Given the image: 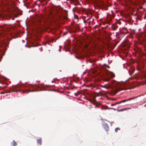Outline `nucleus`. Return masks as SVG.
Returning a JSON list of instances; mask_svg holds the SVG:
<instances>
[{"label": "nucleus", "mask_w": 146, "mask_h": 146, "mask_svg": "<svg viewBox=\"0 0 146 146\" xmlns=\"http://www.w3.org/2000/svg\"><path fill=\"white\" fill-rule=\"evenodd\" d=\"M104 129L106 131H108L109 130V127L108 125L106 123H105L103 125Z\"/></svg>", "instance_id": "nucleus-3"}, {"label": "nucleus", "mask_w": 146, "mask_h": 146, "mask_svg": "<svg viewBox=\"0 0 146 146\" xmlns=\"http://www.w3.org/2000/svg\"><path fill=\"white\" fill-rule=\"evenodd\" d=\"M130 109V108H124V109H122L120 110H117L118 111L120 112V111H123L125 110H126L127 109Z\"/></svg>", "instance_id": "nucleus-7"}, {"label": "nucleus", "mask_w": 146, "mask_h": 146, "mask_svg": "<svg viewBox=\"0 0 146 146\" xmlns=\"http://www.w3.org/2000/svg\"><path fill=\"white\" fill-rule=\"evenodd\" d=\"M141 44H143V43H142H142H141Z\"/></svg>", "instance_id": "nucleus-21"}, {"label": "nucleus", "mask_w": 146, "mask_h": 146, "mask_svg": "<svg viewBox=\"0 0 146 146\" xmlns=\"http://www.w3.org/2000/svg\"><path fill=\"white\" fill-rule=\"evenodd\" d=\"M115 77L114 74L112 72H109L106 73L105 75L103 80L105 81H108L111 78H113Z\"/></svg>", "instance_id": "nucleus-1"}, {"label": "nucleus", "mask_w": 146, "mask_h": 146, "mask_svg": "<svg viewBox=\"0 0 146 146\" xmlns=\"http://www.w3.org/2000/svg\"><path fill=\"white\" fill-rule=\"evenodd\" d=\"M93 101L95 103L96 102H97L95 98H94V99H93Z\"/></svg>", "instance_id": "nucleus-14"}, {"label": "nucleus", "mask_w": 146, "mask_h": 146, "mask_svg": "<svg viewBox=\"0 0 146 146\" xmlns=\"http://www.w3.org/2000/svg\"><path fill=\"white\" fill-rule=\"evenodd\" d=\"M137 97H134L133 98H129L128 99L124 100H122L120 101L117 102L114 104H111V106H115V105L117 104H120L122 103H125L126 102L128 101H129L133 99L136 98H137Z\"/></svg>", "instance_id": "nucleus-2"}, {"label": "nucleus", "mask_w": 146, "mask_h": 146, "mask_svg": "<svg viewBox=\"0 0 146 146\" xmlns=\"http://www.w3.org/2000/svg\"><path fill=\"white\" fill-rule=\"evenodd\" d=\"M30 92V91L29 90H24L23 91V93H25V92Z\"/></svg>", "instance_id": "nucleus-9"}, {"label": "nucleus", "mask_w": 146, "mask_h": 146, "mask_svg": "<svg viewBox=\"0 0 146 146\" xmlns=\"http://www.w3.org/2000/svg\"><path fill=\"white\" fill-rule=\"evenodd\" d=\"M111 28L112 30L113 31L115 30L116 29V27L115 26H112V27H111Z\"/></svg>", "instance_id": "nucleus-8"}, {"label": "nucleus", "mask_w": 146, "mask_h": 146, "mask_svg": "<svg viewBox=\"0 0 146 146\" xmlns=\"http://www.w3.org/2000/svg\"><path fill=\"white\" fill-rule=\"evenodd\" d=\"M120 130V129L119 128V127H117V128H116L115 129V131L117 132V131L118 130Z\"/></svg>", "instance_id": "nucleus-10"}, {"label": "nucleus", "mask_w": 146, "mask_h": 146, "mask_svg": "<svg viewBox=\"0 0 146 146\" xmlns=\"http://www.w3.org/2000/svg\"><path fill=\"white\" fill-rule=\"evenodd\" d=\"M100 87L102 88H109L110 87L109 84L108 83V84H106L104 85H101Z\"/></svg>", "instance_id": "nucleus-4"}, {"label": "nucleus", "mask_w": 146, "mask_h": 146, "mask_svg": "<svg viewBox=\"0 0 146 146\" xmlns=\"http://www.w3.org/2000/svg\"><path fill=\"white\" fill-rule=\"evenodd\" d=\"M136 125H137L136 124H133L132 125L133 127H136Z\"/></svg>", "instance_id": "nucleus-12"}, {"label": "nucleus", "mask_w": 146, "mask_h": 146, "mask_svg": "<svg viewBox=\"0 0 146 146\" xmlns=\"http://www.w3.org/2000/svg\"><path fill=\"white\" fill-rule=\"evenodd\" d=\"M67 33H63V34L64 35H66V34Z\"/></svg>", "instance_id": "nucleus-17"}, {"label": "nucleus", "mask_w": 146, "mask_h": 146, "mask_svg": "<svg viewBox=\"0 0 146 146\" xmlns=\"http://www.w3.org/2000/svg\"><path fill=\"white\" fill-rule=\"evenodd\" d=\"M59 51H60V49H59Z\"/></svg>", "instance_id": "nucleus-22"}, {"label": "nucleus", "mask_w": 146, "mask_h": 146, "mask_svg": "<svg viewBox=\"0 0 146 146\" xmlns=\"http://www.w3.org/2000/svg\"><path fill=\"white\" fill-rule=\"evenodd\" d=\"M47 4V2H46V4Z\"/></svg>", "instance_id": "nucleus-20"}, {"label": "nucleus", "mask_w": 146, "mask_h": 146, "mask_svg": "<svg viewBox=\"0 0 146 146\" xmlns=\"http://www.w3.org/2000/svg\"><path fill=\"white\" fill-rule=\"evenodd\" d=\"M51 41H51V40H49V42H51Z\"/></svg>", "instance_id": "nucleus-18"}, {"label": "nucleus", "mask_w": 146, "mask_h": 146, "mask_svg": "<svg viewBox=\"0 0 146 146\" xmlns=\"http://www.w3.org/2000/svg\"><path fill=\"white\" fill-rule=\"evenodd\" d=\"M94 105H95V108L98 107V105H96L95 104H94Z\"/></svg>", "instance_id": "nucleus-15"}, {"label": "nucleus", "mask_w": 146, "mask_h": 146, "mask_svg": "<svg viewBox=\"0 0 146 146\" xmlns=\"http://www.w3.org/2000/svg\"><path fill=\"white\" fill-rule=\"evenodd\" d=\"M145 36V38H143V41L145 42V41L146 40V36H145V35H144Z\"/></svg>", "instance_id": "nucleus-11"}, {"label": "nucleus", "mask_w": 146, "mask_h": 146, "mask_svg": "<svg viewBox=\"0 0 146 146\" xmlns=\"http://www.w3.org/2000/svg\"><path fill=\"white\" fill-rule=\"evenodd\" d=\"M37 141L38 143L40 144V145H41V139L40 138L37 139Z\"/></svg>", "instance_id": "nucleus-5"}, {"label": "nucleus", "mask_w": 146, "mask_h": 146, "mask_svg": "<svg viewBox=\"0 0 146 146\" xmlns=\"http://www.w3.org/2000/svg\"><path fill=\"white\" fill-rule=\"evenodd\" d=\"M1 93L2 94H3V92H1Z\"/></svg>", "instance_id": "nucleus-19"}, {"label": "nucleus", "mask_w": 146, "mask_h": 146, "mask_svg": "<svg viewBox=\"0 0 146 146\" xmlns=\"http://www.w3.org/2000/svg\"><path fill=\"white\" fill-rule=\"evenodd\" d=\"M108 109H112V110H116V109H115L113 108H108Z\"/></svg>", "instance_id": "nucleus-13"}, {"label": "nucleus", "mask_w": 146, "mask_h": 146, "mask_svg": "<svg viewBox=\"0 0 146 146\" xmlns=\"http://www.w3.org/2000/svg\"><path fill=\"white\" fill-rule=\"evenodd\" d=\"M11 145L12 146H15L17 145V144L14 140H13V142L11 143Z\"/></svg>", "instance_id": "nucleus-6"}, {"label": "nucleus", "mask_w": 146, "mask_h": 146, "mask_svg": "<svg viewBox=\"0 0 146 146\" xmlns=\"http://www.w3.org/2000/svg\"><path fill=\"white\" fill-rule=\"evenodd\" d=\"M45 0H41V2H43L44 1H45Z\"/></svg>", "instance_id": "nucleus-16"}]
</instances>
